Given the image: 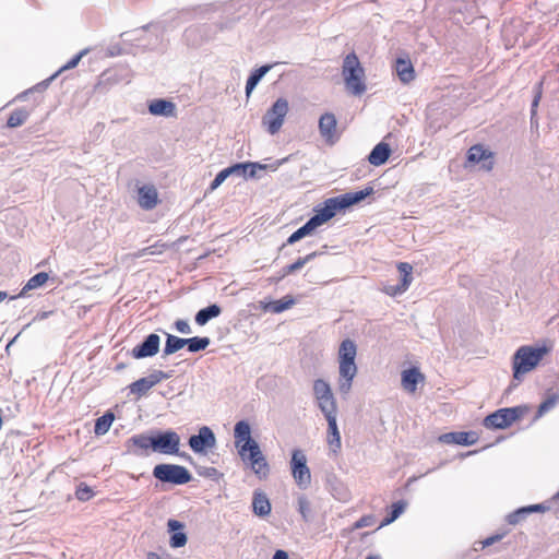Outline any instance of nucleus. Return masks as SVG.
I'll use <instances>...</instances> for the list:
<instances>
[{
	"label": "nucleus",
	"instance_id": "09e8293b",
	"mask_svg": "<svg viewBox=\"0 0 559 559\" xmlns=\"http://www.w3.org/2000/svg\"><path fill=\"white\" fill-rule=\"evenodd\" d=\"M173 377V371L170 372H165V371H162V370H154L153 372H151L147 378L152 384V386L156 385L157 383H159L162 380H166V379H169Z\"/></svg>",
	"mask_w": 559,
	"mask_h": 559
},
{
	"label": "nucleus",
	"instance_id": "13d9d810",
	"mask_svg": "<svg viewBox=\"0 0 559 559\" xmlns=\"http://www.w3.org/2000/svg\"><path fill=\"white\" fill-rule=\"evenodd\" d=\"M540 100V92H537L536 95L533 98L532 105H531V120L534 119L536 116V109L538 107Z\"/></svg>",
	"mask_w": 559,
	"mask_h": 559
},
{
	"label": "nucleus",
	"instance_id": "c9c22d12",
	"mask_svg": "<svg viewBox=\"0 0 559 559\" xmlns=\"http://www.w3.org/2000/svg\"><path fill=\"white\" fill-rule=\"evenodd\" d=\"M374 193V190L372 187H366L365 189L353 191V192H346L344 195H346V199L348 201L349 207L353 205H356L364 201L367 197Z\"/></svg>",
	"mask_w": 559,
	"mask_h": 559
},
{
	"label": "nucleus",
	"instance_id": "37998d69",
	"mask_svg": "<svg viewBox=\"0 0 559 559\" xmlns=\"http://www.w3.org/2000/svg\"><path fill=\"white\" fill-rule=\"evenodd\" d=\"M28 117V112L23 109L14 110L8 118L7 126L9 128H16L22 126Z\"/></svg>",
	"mask_w": 559,
	"mask_h": 559
},
{
	"label": "nucleus",
	"instance_id": "69168bd1",
	"mask_svg": "<svg viewBox=\"0 0 559 559\" xmlns=\"http://www.w3.org/2000/svg\"><path fill=\"white\" fill-rule=\"evenodd\" d=\"M52 314H55V310L37 312V320H44Z\"/></svg>",
	"mask_w": 559,
	"mask_h": 559
},
{
	"label": "nucleus",
	"instance_id": "e2e57ef3",
	"mask_svg": "<svg viewBox=\"0 0 559 559\" xmlns=\"http://www.w3.org/2000/svg\"><path fill=\"white\" fill-rule=\"evenodd\" d=\"M272 559H289L288 554L285 550L277 549Z\"/></svg>",
	"mask_w": 559,
	"mask_h": 559
},
{
	"label": "nucleus",
	"instance_id": "ea45409f",
	"mask_svg": "<svg viewBox=\"0 0 559 559\" xmlns=\"http://www.w3.org/2000/svg\"><path fill=\"white\" fill-rule=\"evenodd\" d=\"M298 512L304 521L309 522L312 520L311 503L305 495L298 497L297 500Z\"/></svg>",
	"mask_w": 559,
	"mask_h": 559
},
{
	"label": "nucleus",
	"instance_id": "dca6fc26",
	"mask_svg": "<svg viewBox=\"0 0 559 559\" xmlns=\"http://www.w3.org/2000/svg\"><path fill=\"white\" fill-rule=\"evenodd\" d=\"M158 193L154 186L144 185L138 189V203L145 211L153 210L158 203Z\"/></svg>",
	"mask_w": 559,
	"mask_h": 559
},
{
	"label": "nucleus",
	"instance_id": "5701e85b",
	"mask_svg": "<svg viewBox=\"0 0 559 559\" xmlns=\"http://www.w3.org/2000/svg\"><path fill=\"white\" fill-rule=\"evenodd\" d=\"M221 313L222 307L217 304H211L195 313L194 321L198 325L203 326L212 319L219 317Z\"/></svg>",
	"mask_w": 559,
	"mask_h": 559
},
{
	"label": "nucleus",
	"instance_id": "0eeeda50",
	"mask_svg": "<svg viewBox=\"0 0 559 559\" xmlns=\"http://www.w3.org/2000/svg\"><path fill=\"white\" fill-rule=\"evenodd\" d=\"M289 110L288 100L284 97L277 98L262 117V126L271 134H276Z\"/></svg>",
	"mask_w": 559,
	"mask_h": 559
},
{
	"label": "nucleus",
	"instance_id": "58836bf2",
	"mask_svg": "<svg viewBox=\"0 0 559 559\" xmlns=\"http://www.w3.org/2000/svg\"><path fill=\"white\" fill-rule=\"evenodd\" d=\"M559 402V392L547 395V397L539 404L536 413V418L542 417L544 414L552 409Z\"/></svg>",
	"mask_w": 559,
	"mask_h": 559
},
{
	"label": "nucleus",
	"instance_id": "49530a36",
	"mask_svg": "<svg viewBox=\"0 0 559 559\" xmlns=\"http://www.w3.org/2000/svg\"><path fill=\"white\" fill-rule=\"evenodd\" d=\"M340 377L354 379L357 373V366L355 362H338Z\"/></svg>",
	"mask_w": 559,
	"mask_h": 559
},
{
	"label": "nucleus",
	"instance_id": "393cba45",
	"mask_svg": "<svg viewBox=\"0 0 559 559\" xmlns=\"http://www.w3.org/2000/svg\"><path fill=\"white\" fill-rule=\"evenodd\" d=\"M395 71L403 83H409L415 79V70L409 59L397 58Z\"/></svg>",
	"mask_w": 559,
	"mask_h": 559
},
{
	"label": "nucleus",
	"instance_id": "a878e982",
	"mask_svg": "<svg viewBox=\"0 0 559 559\" xmlns=\"http://www.w3.org/2000/svg\"><path fill=\"white\" fill-rule=\"evenodd\" d=\"M273 68V64H263L259 67L258 69L253 70L246 82V95L249 96L253 90L257 87V85L260 83V81L263 79V76Z\"/></svg>",
	"mask_w": 559,
	"mask_h": 559
},
{
	"label": "nucleus",
	"instance_id": "0e129e2a",
	"mask_svg": "<svg viewBox=\"0 0 559 559\" xmlns=\"http://www.w3.org/2000/svg\"><path fill=\"white\" fill-rule=\"evenodd\" d=\"M178 456L182 457L185 461L189 462L190 464H192L193 466L195 465L194 464V461L192 459V456L186 452H180L177 454Z\"/></svg>",
	"mask_w": 559,
	"mask_h": 559
},
{
	"label": "nucleus",
	"instance_id": "423d86ee",
	"mask_svg": "<svg viewBox=\"0 0 559 559\" xmlns=\"http://www.w3.org/2000/svg\"><path fill=\"white\" fill-rule=\"evenodd\" d=\"M153 477L157 480L171 485H186L192 480L191 473L181 465L160 463L154 466Z\"/></svg>",
	"mask_w": 559,
	"mask_h": 559
},
{
	"label": "nucleus",
	"instance_id": "a18cd8bd",
	"mask_svg": "<svg viewBox=\"0 0 559 559\" xmlns=\"http://www.w3.org/2000/svg\"><path fill=\"white\" fill-rule=\"evenodd\" d=\"M94 495H95L94 490L85 483H80L76 486L75 497L78 500L85 502V501H88L90 499H92L94 497Z\"/></svg>",
	"mask_w": 559,
	"mask_h": 559
},
{
	"label": "nucleus",
	"instance_id": "603ef678",
	"mask_svg": "<svg viewBox=\"0 0 559 559\" xmlns=\"http://www.w3.org/2000/svg\"><path fill=\"white\" fill-rule=\"evenodd\" d=\"M374 523V516L369 514V515H364L361 516L359 520H357L354 525H353V530H359V528H362V527H368V526H371L373 525Z\"/></svg>",
	"mask_w": 559,
	"mask_h": 559
},
{
	"label": "nucleus",
	"instance_id": "a19ab883",
	"mask_svg": "<svg viewBox=\"0 0 559 559\" xmlns=\"http://www.w3.org/2000/svg\"><path fill=\"white\" fill-rule=\"evenodd\" d=\"M313 393L317 400L333 394L330 384L323 379H317L313 382Z\"/></svg>",
	"mask_w": 559,
	"mask_h": 559
},
{
	"label": "nucleus",
	"instance_id": "774afa93",
	"mask_svg": "<svg viewBox=\"0 0 559 559\" xmlns=\"http://www.w3.org/2000/svg\"><path fill=\"white\" fill-rule=\"evenodd\" d=\"M146 558L147 559H160V556L157 552L150 551V552H147Z\"/></svg>",
	"mask_w": 559,
	"mask_h": 559
},
{
	"label": "nucleus",
	"instance_id": "864d4df0",
	"mask_svg": "<svg viewBox=\"0 0 559 559\" xmlns=\"http://www.w3.org/2000/svg\"><path fill=\"white\" fill-rule=\"evenodd\" d=\"M174 325H175V329L179 333H182V334H190L191 333V328H190V324H189V322L187 320L179 319V320L175 321Z\"/></svg>",
	"mask_w": 559,
	"mask_h": 559
},
{
	"label": "nucleus",
	"instance_id": "39448f33",
	"mask_svg": "<svg viewBox=\"0 0 559 559\" xmlns=\"http://www.w3.org/2000/svg\"><path fill=\"white\" fill-rule=\"evenodd\" d=\"M530 411L527 405L499 408L487 415L483 425L488 429H506Z\"/></svg>",
	"mask_w": 559,
	"mask_h": 559
},
{
	"label": "nucleus",
	"instance_id": "cd10ccee",
	"mask_svg": "<svg viewBox=\"0 0 559 559\" xmlns=\"http://www.w3.org/2000/svg\"><path fill=\"white\" fill-rule=\"evenodd\" d=\"M165 335H166V341H165V346L163 348V354H162L163 358L177 353L178 350L186 347V344H188L186 338H182V337H179V336L166 333V332H165Z\"/></svg>",
	"mask_w": 559,
	"mask_h": 559
},
{
	"label": "nucleus",
	"instance_id": "4468645a",
	"mask_svg": "<svg viewBox=\"0 0 559 559\" xmlns=\"http://www.w3.org/2000/svg\"><path fill=\"white\" fill-rule=\"evenodd\" d=\"M478 435L475 431L447 432L439 437V441L448 444L473 445L477 442Z\"/></svg>",
	"mask_w": 559,
	"mask_h": 559
},
{
	"label": "nucleus",
	"instance_id": "4c0bfd02",
	"mask_svg": "<svg viewBox=\"0 0 559 559\" xmlns=\"http://www.w3.org/2000/svg\"><path fill=\"white\" fill-rule=\"evenodd\" d=\"M331 209H332V212H333V215L335 216L336 214L338 213H342L344 212L345 210L349 209V204H348V201L346 199V195L343 194H338L336 197H332V198H329L326 199Z\"/></svg>",
	"mask_w": 559,
	"mask_h": 559
},
{
	"label": "nucleus",
	"instance_id": "412c9836",
	"mask_svg": "<svg viewBox=\"0 0 559 559\" xmlns=\"http://www.w3.org/2000/svg\"><path fill=\"white\" fill-rule=\"evenodd\" d=\"M397 270L401 274V283L392 288V294L397 295L406 292L413 281L412 272L413 266L407 262H400L397 264Z\"/></svg>",
	"mask_w": 559,
	"mask_h": 559
},
{
	"label": "nucleus",
	"instance_id": "2eb2a0df",
	"mask_svg": "<svg viewBox=\"0 0 559 559\" xmlns=\"http://www.w3.org/2000/svg\"><path fill=\"white\" fill-rule=\"evenodd\" d=\"M148 112L153 116L171 118L176 117L177 108L175 103L165 98H155L148 103Z\"/></svg>",
	"mask_w": 559,
	"mask_h": 559
},
{
	"label": "nucleus",
	"instance_id": "052dcab7",
	"mask_svg": "<svg viewBox=\"0 0 559 559\" xmlns=\"http://www.w3.org/2000/svg\"><path fill=\"white\" fill-rule=\"evenodd\" d=\"M526 508L528 509L530 514L535 512H545L546 510H548V507H546L544 503L530 504L526 506Z\"/></svg>",
	"mask_w": 559,
	"mask_h": 559
},
{
	"label": "nucleus",
	"instance_id": "bb28decb",
	"mask_svg": "<svg viewBox=\"0 0 559 559\" xmlns=\"http://www.w3.org/2000/svg\"><path fill=\"white\" fill-rule=\"evenodd\" d=\"M334 217L332 209L328 202V200L323 201L322 203L318 204L313 209V215L311 216V219L313 223L320 227L321 225L328 223L330 219Z\"/></svg>",
	"mask_w": 559,
	"mask_h": 559
},
{
	"label": "nucleus",
	"instance_id": "20e7f679",
	"mask_svg": "<svg viewBox=\"0 0 559 559\" xmlns=\"http://www.w3.org/2000/svg\"><path fill=\"white\" fill-rule=\"evenodd\" d=\"M342 75L344 78L346 88L352 94L359 96L366 92L365 69L354 51L344 58Z\"/></svg>",
	"mask_w": 559,
	"mask_h": 559
},
{
	"label": "nucleus",
	"instance_id": "72a5a7b5",
	"mask_svg": "<svg viewBox=\"0 0 559 559\" xmlns=\"http://www.w3.org/2000/svg\"><path fill=\"white\" fill-rule=\"evenodd\" d=\"M188 344H186L187 350L190 353H199L207 348L211 344V340L207 336H193L186 338Z\"/></svg>",
	"mask_w": 559,
	"mask_h": 559
},
{
	"label": "nucleus",
	"instance_id": "c85d7f7f",
	"mask_svg": "<svg viewBox=\"0 0 559 559\" xmlns=\"http://www.w3.org/2000/svg\"><path fill=\"white\" fill-rule=\"evenodd\" d=\"M357 346L354 341L346 338L342 341L338 348V362H355Z\"/></svg>",
	"mask_w": 559,
	"mask_h": 559
},
{
	"label": "nucleus",
	"instance_id": "e433bc0d",
	"mask_svg": "<svg viewBox=\"0 0 559 559\" xmlns=\"http://www.w3.org/2000/svg\"><path fill=\"white\" fill-rule=\"evenodd\" d=\"M152 388L147 377L140 378L129 385L130 393L139 396L145 395Z\"/></svg>",
	"mask_w": 559,
	"mask_h": 559
},
{
	"label": "nucleus",
	"instance_id": "b1692460",
	"mask_svg": "<svg viewBox=\"0 0 559 559\" xmlns=\"http://www.w3.org/2000/svg\"><path fill=\"white\" fill-rule=\"evenodd\" d=\"M243 170L242 165H238V163L233 164L221 171H218L213 179V181L210 183L209 190L214 191L216 190L227 178L235 175L239 177V171Z\"/></svg>",
	"mask_w": 559,
	"mask_h": 559
},
{
	"label": "nucleus",
	"instance_id": "c03bdc74",
	"mask_svg": "<svg viewBox=\"0 0 559 559\" xmlns=\"http://www.w3.org/2000/svg\"><path fill=\"white\" fill-rule=\"evenodd\" d=\"M194 468L199 476L209 478L212 480H218L223 477V474L215 467L194 465Z\"/></svg>",
	"mask_w": 559,
	"mask_h": 559
},
{
	"label": "nucleus",
	"instance_id": "ddd939ff",
	"mask_svg": "<svg viewBox=\"0 0 559 559\" xmlns=\"http://www.w3.org/2000/svg\"><path fill=\"white\" fill-rule=\"evenodd\" d=\"M286 158L277 159L273 164H261L259 162H241L238 163V165L243 166V170L239 171V177H243L246 179L250 178H259L260 176L257 174L258 170H266L270 169L271 171H275L281 165L287 162Z\"/></svg>",
	"mask_w": 559,
	"mask_h": 559
},
{
	"label": "nucleus",
	"instance_id": "9b49d317",
	"mask_svg": "<svg viewBox=\"0 0 559 559\" xmlns=\"http://www.w3.org/2000/svg\"><path fill=\"white\" fill-rule=\"evenodd\" d=\"M337 120L334 114L325 112L319 119V132L321 138L328 144H334L338 141L340 135L336 131Z\"/></svg>",
	"mask_w": 559,
	"mask_h": 559
},
{
	"label": "nucleus",
	"instance_id": "4d7b16f0",
	"mask_svg": "<svg viewBox=\"0 0 559 559\" xmlns=\"http://www.w3.org/2000/svg\"><path fill=\"white\" fill-rule=\"evenodd\" d=\"M32 289H35V275H34V276H32V277L27 281L26 285L22 288V290L20 292V294H19L17 296H13V297H12V299H15V298H17V297H23V296L26 294V292L32 290Z\"/></svg>",
	"mask_w": 559,
	"mask_h": 559
},
{
	"label": "nucleus",
	"instance_id": "680f3d73",
	"mask_svg": "<svg viewBox=\"0 0 559 559\" xmlns=\"http://www.w3.org/2000/svg\"><path fill=\"white\" fill-rule=\"evenodd\" d=\"M59 73L56 72L48 79L43 80L40 83H37V91H41L48 87L49 83L58 75Z\"/></svg>",
	"mask_w": 559,
	"mask_h": 559
},
{
	"label": "nucleus",
	"instance_id": "7ed1b4c3",
	"mask_svg": "<svg viewBox=\"0 0 559 559\" xmlns=\"http://www.w3.org/2000/svg\"><path fill=\"white\" fill-rule=\"evenodd\" d=\"M547 353L546 346H520L512 357L513 380L516 381L513 385L516 386L525 373L535 369Z\"/></svg>",
	"mask_w": 559,
	"mask_h": 559
},
{
	"label": "nucleus",
	"instance_id": "aec40b11",
	"mask_svg": "<svg viewBox=\"0 0 559 559\" xmlns=\"http://www.w3.org/2000/svg\"><path fill=\"white\" fill-rule=\"evenodd\" d=\"M391 153L390 145L382 141L371 150L368 155V162L373 166H381L386 163Z\"/></svg>",
	"mask_w": 559,
	"mask_h": 559
},
{
	"label": "nucleus",
	"instance_id": "f704fd0d",
	"mask_svg": "<svg viewBox=\"0 0 559 559\" xmlns=\"http://www.w3.org/2000/svg\"><path fill=\"white\" fill-rule=\"evenodd\" d=\"M317 401L318 406L320 411L323 413L325 419L328 418V416H336L337 407L333 394Z\"/></svg>",
	"mask_w": 559,
	"mask_h": 559
},
{
	"label": "nucleus",
	"instance_id": "3c124183",
	"mask_svg": "<svg viewBox=\"0 0 559 559\" xmlns=\"http://www.w3.org/2000/svg\"><path fill=\"white\" fill-rule=\"evenodd\" d=\"M48 281L51 282V285H56L59 283V278L57 276H49V273L41 271L37 272V288L44 286L48 283Z\"/></svg>",
	"mask_w": 559,
	"mask_h": 559
},
{
	"label": "nucleus",
	"instance_id": "f3484780",
	"mask_svg": "<svg viewBox=\"0 0 559 559\" xmlns=\"http://www.w3.org/2000/svg\"><path fill=\"white\" fill-rule=\"evenodd\" d=\"M425 381V376L420 372L417 367H409L402 371L401 383L405 391L414 393L417 390V385Z\"/></svg>",
	"mask_w": 559,
	"mask_h": 559
},
{
	"label": "nucleus",
	"instance_id": "6e6d98bb",
	"mask_svg": "<svg viewBox=\"0 0 559 559\" xmlns=\"http://www.w3.org/2000/svg\"><path fill=\"white\" fill-rule=\"evenodd\" d=\"M506 534H507V532H502V533H497L495 535L487 537L483 542V547H488V546L493 545L495 543L501 540L506 536Z\"/></svg>",
	"mask_w": 559,
	"mask_h": 559
},
{
	"label": "nucleus",
	"instance_id": "f03ea898",
	"mask_svg": "<svg viewBox=\"0 0 559 559\" xmlns=\"http://www.w3.org/2000/svg\"><path fill=\"white\" fill-rule=\"evenodd\" d=\"M235 445L243 463H246L259 479H265L270 474V465L263 455L259 443L251 436L250 424L242 419L234 427Z\"/></svg>",
	"mask_w": 559,
	"mask_h": 559
},
{
	"label": "nucleus",
	"instance_id": "6ab92c4d",
	"mask_svg": "<svg viewBox=\"0 0 559 559\" xmlns=\"http://www.w3.org/2000/svg\"><path fill=\"white\" fill-rule=\"evenodd\" d=\"M295 304L292 296H285L278 300H261L259 308L264 312L281 313L289 309Z\"/></svg>",
	"mask_w": 559,
	"mask_h": 559
},
{
	"label": "nucleus",
	"instance_id": "f8f14e48",
	"mask_svg": "<svg viewBox=\"0 0 559 559\" xmlns=\"http://www.w3.org/2000/svg\"><path fill=\"white\" fill-rule=\"evenodd\" d=\"M493 154L488 148L484 147L481 144L473 145L466 155V159L471 164H479L481 163V168L486 171H489L493 167Z\"/></svg>",
	"mask_w": 559,
	"mask_h": 559
},
{
	"label": "nucleus",
	"instance_id": "8fccbe9b",
	"mask_svg": "<svg viewBox=\"0 0 559 559\" xmlns=\"http://www.w3.org/2000/svg\"><path fill=\"white\" fill-rule=\"evenodd\" d=\"M304 266H305L304 261L301 260V257H299L294 263L285 265L282 269V277H285L292 273H295Z\"/></svg>",
	"mask_w": 559,
	"mask_h": 559
},
{
	"label": "nucleus",
	"instance_id": "9d476101",
	"mask_svg": "<svg viewBox=\"0 0 559 559\" xmlns=\"http://www.w3.org/2000/svg\"><path fill=\"white\" fill-rule=\"evenodd\" d=\"M160 337L156 333L146 335L141 343L131 349V356L143 359L155 356L159 352Z\"/></svg>",
	"mask_w": 559,
	"mask_h": 559
},
{
	"label": "nucleus",
	"instance_id": "6e6552de",
	"mask_svg": "<svg viewBox=\"0 0 559 559\" xmlns=\"http://www.w3.org/2000/svg\"><path fill=\"white\" fill-rule=\"evenodd\" d=\"M290 471L294 480L300 489H307L311 484V473L302 450L294 449L290 459Z\"/></svg>",
	"mask_w": 559,
	"mask_h": 559
},
{
	"label": "nucleus",
	"instance_id": "5fc2aeb1",
	"mask_svg": "<svg viewBox=\"0 0 559 559\" xmlns=\"http://www.w3.org/2000/svg\"><path fill=\"white\" fill-rule=\"evenodd\" d=\"M353 380L354 379H350V378H341L340 377V383H338L340 392L343 394H347L352 388Z\"/></svg>",
	"mask_w": 559,
	"mask_h": 559
},
{
	"label": "nucleus",
	"instance_id": "f257e3e1",
	"mask_svg": "<svg viewBox=\"0 0 559 559\" xmlns=\"http://www.w3.org/2000/svg\"><path fill=\"white\" fill-rule=\"evenodd\" d=\"M179 447L180 436L171 429H153L127 440L128 451L136 456L147 454L148 450L166 455L178 454Z\"/></svg>",
	"mask_w": 559,
	"mask_h": 559
},
{
	"label": "nucleus",
	"instance_id": "a211bd4d",
	"mask_svg": "<svg viewBox=\"0 0 559 559\" xmlns=\"http://www.w3.org/2000/svg\"><path fill=\"white\" fill-rule=\"evenodd\" d=\"M168 531L171 533L169 545L173 548H180L187 544V535L182 532L185 525L180 521L170 519L167 522Z\"/></svg>",
	"mask_w": 559,
	"mask_h": 559
},
{
	"label": "nucleus",
	"instance_id": "7c9ffc66",
	"mask_svg": "<svg viewBox=\"0 0 559 559\" xmlns=\"http://www.w3.org/2000/svg\"><path fill=\"white\" fill-rule=\"evenodd\" d=\"M328 443L334 447V452L341 449V435L338 431L336 416H328Z\"/></svg>",
	"mask_w": 559,
	"mask_h": 559
},
{
	"label": "nucleus",
	"instance_id": "de8ad7c7",
	"mask_svg": "<svg viewBox=\"0 0 559 559\" xmlns=\"http://www.w3.org/2000/svg\"><path fill=\"white\" fill-rule=\"evenodd\" d=\"M86 53L87 49L81 50L80 52L74 55L66 64H63L57 72L61 73L62 71L75 68L83 58V56H85Z\"/></svg>",
	"mask_w": 559,
	"mask_h": 559
},
{
	"label": "nucleus",
	"instance_id": "c756f323",
	"mask_svg": "<svg viewBox=\"0 0 559 559\" xmlns=\"http://www.w3.org/2000/svg\"><path fill=\"white\" fill-rule=\"evenodd\" d=\"M318 228V225L313 223L311 217L298 229H296L286 240V243L283 245H294L301 240L302 238L310 236L316 229Z\"/></svg>",
	"mask_w": 559,
	"mask_h": 559
},
{
	"label": "nucleus",
	"instance_id": "4be33fe9",
	"mask_svg": "<svg viewBox=\"0 0 559 559\" xmlns=\"http://www.w3.org/2000/svg\"><path fill=\"white\" fill-rule=\"evenodd\" d=\"M252 511L260 518H264L271 513V502L264 492L259 490L253 492Z\"/></svg>",
	"mask_w": 559,
	"mask_h": 559
},
{
	"label": "nucleus",
	"instance_id": "bf43d9fd",
	"mask_svg": "<svg viewBox=\"0 0 559 559\" xmlns=\"http://www.w3.org/2000/svg\"><path fill=\"white\" fill-rule=\"evenodd\" d=\"M162 43V37L159 35H155L154 43H148L147 45H138L139 47H143L147 50H157L158 45Z\"/></svg>",
	"mask_w": 559,
	"mask_h": 559
},
{
	"label": "nucleus",
	"instance_id": "79ce46f5",
	"mask_svg": "<svg viewBox=\"0 0 559 559\" xmlns=\"http://www.w3.org/2000/svg\"><path fill=\"white\" fill-rule=\"evenodd\" d=\"M528 515H531V514L528 513V509L525 506V507H521V508L514 510L513 512L509 513L506 518V521L510 525H516V524H520L521 522H523Z\"/></svg>",
	"mask_w": 559,
	"mask_h": 559
},
{
	"label": "nucleus",
	"instance_id": "1a4fd4ad",
	"mask_svg": "<svg viewBox=\"0 0 559 559\" xmlns=\"http://www.w3.org/2000/svg\"><path fill=\"white\" fill-rule=\"evenodd\" d=\"M215 444V435L207 426L201 427L198 433L190 436L188 439V445L197 454H206Z\"/></svg>",
	"mask_w": 559,
	"mask_h": 559
},
{
	"label": "nucleus",
	"instance_id": "338daca9",
	"mask_svg": "<svg viewBox=\"0 0 559 559\" xmlns=\"http://www.w3.org/2000/svg\"><path fill=\"white\" fill-rule=\"evenodd\" d=\"M314 259H316V252H310V253L306 254L305 257H301V260L304 261L305 265Z\"/></svg>",
	"mask_w": 559,
	"mask_h": 559
},
{
	"label": "nucleus",
	"instance_id": "473e14b6",
	"mask_svg": "<svg viewBox=\"0 0 559 559\" xmlns=\"http://www.w3.org/2000/svg\"><path fill=\"white\" fill-rule=\"evenodd\" d=\"M115 420V415L111 412H106L104 415L98 417L95 420L94 432L96 436H103L108 432L110 429L112 421Z\"/></svg>",
	"mask_w": 559,
	"mask_h": 559
},
{
	"label": "nucleus",
	"instance_id": "2f4dec72",
	"mask_svg": "<svg viewBox=\"0 0 559 559\" xmlns=\"http://www.w3.org/2000/svg\"><path fill=\"white\" fill-rule=\"evenodd\" d=\"M407 507V502L404 500H399L396 502H393L390 507L389 512L383 518L381 522V526L389 525L393 523L395 520L400 518V515L405 511Z\"/></svg>",
	"mask_w": 559,
	"mask_h": 559
}]
</instances>
